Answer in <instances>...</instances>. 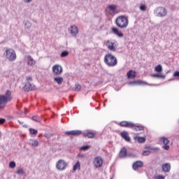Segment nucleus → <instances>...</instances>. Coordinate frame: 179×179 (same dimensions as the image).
I'll use <instances>...</instances> for the list:
<instances>
[{
  "mask_svg": "<svg viewBox=\"0 0 179 179\" xmlns=\"http://www.w3.org/2000/svg\"><path fill=\"white\" fill-rule=\"evenodd\" d=\"M103 62L108 66H115L118 64L117 57L113 55L111 53L106 54L103 59Z\"/></svg>",
  "mask_w": 179,
  "mask_h": 179,
  "instance_id": "obj_1",
  "label": "nucleus"
},
{
  "mask_svg": "<svg viewBox=\"0 0 179 179\" xmlns=\"http://www.w3.org/2000/svg\"><path fill=\"white\" fill-rule=\"evenodd\" d=\"M115 23L120 29H127L128 27V18L125 15H120L115 20Z\"/></svg>",
  "mask_w": 179,
  "mask_h": 179,
  "instance_id": "obj_2",
  "label": "nucleus"
},
{
  "mask_svg": "<svg viewBox=\"0 0 179 179\" xmlns=\"http://www.w3.org/2000/svg\"><path fill=\"white\" fill-rule=\"evenodd\" d=\"M4 55L10 62H13L16 59V52L13 49H7L4 52Z\"/></svg>",
  "mask_w": 179,
  "mask_h": 179,
  "instance_id": "obj_3",
  "label": "nucleus"
},
{
  "mask_svg": "<svg viewBox=\"0 0 179 179\" xmlns=\"http://www.w3.org/2000/svg\"><path fill=\"white\" fill-rule=\"evenodd\" d=\"M154 13H155L157 17H164L167 16V9L164 7H157L155 10Z\"/></svg>",
  "mask_w": 179,
  "mask_h": 179,
  "instance_id": "obj_4",
  "label": "nucleus"
},
{
  "mask_svg": "<svg viewBox=\"0 0 179 179\" xmlns=\"http://www.w3.org/2000/svg\"><path fill=\"white\" fill-rule=\"evenodd\" d=\"M66 162L63 159H59L56 164V168L57 170L62 171V170H65V169H66Z\"/></svg>",
  "mask_w": 179,
  "mask_h": 179,
  "instance_id": "obj_5",
  "label": "nucleus"
},
{
  "mask_svg": "<svg viewBox=\"0 0 179 179\" xmlns=\"http://www.w3.org/2000/svg\"><path fill=\"white\" fill-rule=\"evenodd\" d=\"M22 89L24 92H31V90H36V85L27 82Z\"/></svg>",
  "mask_w": 179,
  "mask_h": 179,
  "instance_id": "obj_6",
  "label": "nucleus"
},
{
  "mask_svg": "<svg viewBox=\"0 0 179 179\" xmlns=\"http://www.w3.org/2000/svg\"><path fill=\"white\" fill-rule=\"evenodd\" d=\"M160 142H162L164 143V146H162V148L165 150H169V149H170V145H168V143H170V140H169V138H166V137H162L159 139Z\"/></svg>",
  "mask_w": 179,
  "mask_h": 179,
  "instance_id": "obj_7",
  "label": "nucleus"
},
{
  "mask_svg": "<svg viewBox=\"0 0 179 179\" xmlns=\"http://www.w3.org/2000/svg\"><path fill=\"white\" fill-rule=\"evenodd\" d=\"M94 166L99 169L103 166V158L101 157H96L94 160Z\"/></svg>",
  "mask_w": 179,
  "mask_h": 179,
  "instance_id": "obj_8",
  "label": "nucleus"
},
{
  "mask_svg": "<svg viewBox=\"0 0 179 179\" xmlns=\"http://www.w3.org/2000/svg\"><path fill=\"white\" fill-rule=\"evenodd\" d=\"M52 71L55 75H61L63 72L62 66L59 64L53 66Z\"/></svg>",
  "mask_w": 179,
  "mask_h": 179,
  "instance_id": "obj_9",
  "label": "nucleus"
},
{
  "mask_svg": "<svg viewBox=\"0 0 179 179\" xmlns=\"http://www.w3.org/2000/svg\"><path fill=\"white\" fill-rule=\"evenodd\" d=\"M120 127H124L125 128H131L133 129L135 127V124L132 122L128 121H122L120 122Z\"/></svg>",
  "mask_w": 179,
  "mask_h": 179,
  "instance_id": "obj_10",
  "label": "nucleus"
},
{
  "mask_svg": "<svg viewBox=\"0 0 179 179\" xmlns=\"http://www.w3.org/2000/svg\"><path fill=\"white\" fill-rule=\"evenodd\" d=\"M66 135L69 136H79L82 134V131L80 130H72L68 131L65 132Z\"/></svg>",
  "mask_w": 179,
  "mask_h": 179,
  "instance_id": "obj_11",
  "label": "nucleus"
},
{
  "mask_svg": "<svg viewBox=\"0 0 179 179\" xmlns=\"http://www.w3.org/2000/svg\"><path fill=\"white\" fill-rule=\"evenodd\" d=\"M8 98L5 95H0V108H3L8 103Z\"/></svg>",
  "mask_w": 179,
  "mask_h": 179,
  "instance_id": "obj_12",
  "label": "nucleus"
},
{
  "mask_svg": "<svg viewBox=\"0 0 179 179\" xmlns=\"http://www.w3.org/2000/svg\"><path fill=\"white\" fill-rule=\"evenodd\" d=\"M127 155L128 151L125 147H123L120 151L119 157H120V159H125V157H127Z\"/></svg>",
  "mask_w": 179,
  "mask_h": 179,
  "instance_id": "obj_13",
  "label": "nucleus"
},
{
  "mask_svg": "<svg viewBox=\"0 0 179 179\" xmlns=\"http://www.w3.org/2000/svg\"><path fill=\"white\" fill-rule=\"evenodd\" d=\"M120 136L126 141V142H131V137L128 136V131H123L120 133Z\"/></svg>",
  "mask_w": 179,
  "mask_h": 179,
  "instance_id": "obj_14",
  "label": "nucleus"
},
{
  "mask_svg": "<svg viewBox=\"0 0 179 179\" xmlns=\"http://www.w3.org/2000/svg\"><path fill=\"white\" fill-rule=\"evenodd\" d=\"M170 170H171V165L170 163H165L162 165V171L164 173H170Z\"/></svg>",
  "mask_w": 179,
  "mask_h": 179,
  "instance_id": "obj_15",
  "label": "nucleus"
},
{
  "mask_svg": "<svg viewBox=\"0 0 179 179\" xmlns=\"http://www.w3.org/2000/svg\"><path fill=\"white\" fill-rule=\"evenodd\" d=\"M71 34L75 37L78 33H79V29H78V27L76 25H72L71 27V29H69Z\"/></svg>",
  "mask_w": 179,
  "mask_h": 179,
  "instance_id": "obj_16",
  "label": "nucleus"
},
{
  "mask_svg": "<svg viewBox=\"0 0 179 179\" xmlns=\"http://www.w3.org/2000/svg\"><path fill=\"white\" fill-rule=\"evenodd\" d=\"M127 76L128 79H135L136 78V71L130 70L127 72Z\"/></svg>",
  "mask_w": 179,
  "mask_h": 179,
  "instance_id": "obj_17",
  "label": "nucleus"
},
{
  "mask_svg": "<svg viewBox=\"0 0 179 179\" xmlns=\"http://www.w3.org/2000/svg\"><path fill=\"white\" fill-rule=\"evenodd\" d=\"M112 32L113 34H115L116 36H117V37H120V38L124 37V34H122V32H120V31L118 30V28L113 27Z\"/></svg>",
  "mask_w": 179,
  "mask_h": 179,
  "instance_id": "obj_18",
  "label": "nucleus"
},
{
  "mask_svg": "<svg viewBox=\"0 0 179 179\" xmlns=\"http://www.w3.org/2000/svg\"><path fill=\"white\" fill-rule=\"evenodd\" d=\"M132 167L134 170H136L139 167H143V162L142 161H136L133 164Z\"/></svg>",
  "mask_w": 179,
  "mask_h": 179,
  "instance_id": "obj_19",
  "label": "nucleus"
},
{
  "mask_svg": "<svg viewBox=\"0 0 179 179\" xmlns=\"http://www.w3.org/2000/svg\"><path fill=\"white\" fill-rule=\"evenodd\" d=\"M129 85H148V83L146 82H143L141 80H134V81H131L129 83Z\"/></svg>",
  "mask_w": 179,
  "mask_h": 179,
  "instance_id": "obj_20",
  "label": "nucleus"
},
{
  "mask_svg": "<svg viewBox=\"0 0 179 179\" xmlns=\"http://www.w3.org/2000/svg\"><path fill=\"white\" fill-rule=\"evenodd\" d=\"M134 141H137L138 143H145L146 142V138L136 136L134 137Z\"/></svg>",
  "mask_w": 179,
  "mask_h": 179,
  "instance_id": "obj_21",
  "label": "nucleus"
},
{
  "mask_svg": "<svg viewBox=\"0 0 179 179\" xmlns=\"http://www.w3.org/2000/svg\"><path fill=\"white\" fill-rule=\"evenodd\" d=\"M27 64L29 65L30 66H33V65L36 64V62L34 61L33 57H31V56L28 55L27 56Z\"/></svg>",
  "mask_w": 179,
  "mask_h": 179,
  "instance_id": "obj_22",
  "label": "nucleus"
},
{
  "mask_svg": "<svg viewBox=\"0 0 179 179\" xmlns=\"http://www.w3.org/2000/svg\"><path fill=\"white\" fill-rule=\"evenodd\" d=\"M152 78H157V79H166V76L162 73L152 74Z\"/></svg>",
  "mask_w": 179,
  "mask_h": 179,
  "instance_id": "obj_23",
  "label": "nucleus"
},
{
  "mask_svg": "<svg viewBox=\"0 0 179 179\" xmlns=\"http://www.w3.org/2000/svg\"><path fill=\"white\" fill-rule=\"evenodd\" d=\"M11 94H12V92H10L9 90H6V93H5V97H6L7 98V100L8 101H10L11 100H12V96H11Z\"/></svg>",
  "mask_w": 179,
  "mask_h": 179,
  "instance_id": "obj_24",
  "label": "nucleus"
},
{
  "mask_svg": "<svg viewBox=\"0 0 179 179\" xmlns=\"http://www.w3.org/2000/svg\"><path fill=\"white\" fill-rule=\"evenodd\" d=\"M77 170H80V162L78 161L73 166V173H75Z\"/></svg>",
  "mask_w": 179,
  "mask_h": 179,
  "instance_id": "obj_25",
  "label": "nucleus"
},
{
  "mask_svg": "<svg viewBox=\"0 0 179 179\" xmlns=\"http://www.w3.org/2000/svg\"><path fill=\"white\" fill-rule=\"evenodd\" d=\"M54 81L57 82L58 85H62L64 82V78L62 77H55Z\"/></svg>",
  "mask_w": 179,
  "mask_h": 179,
  "instance_id": "obj_26",
  "label": "nucleus"
},
{
  "mask_svg": "<svg viewBox=\"0 0 179 179\" xmlns=\"http://www.w3.org/2000/svg\"><path fill=\"white\" fill-rule=\"evenodd\" d=\"M29 143L31 146H34V148L38 146V141L37 140H30Z\"/></svg>",
  "mask_w": 179,
  "mask_h": 179,
  "instance_id": "obj_27",
  "label": "nucleus"
},
{
  "mask_svg": "<svg viewBox=\"0 0 179 179\" xmlns=\"http://www.w3.org/2000/svg\"><path fill=\"white\" fill-rule=\"evenodd\" d=\"M155 72H158V73H160V72L163 71V66L161 64H158L157 66L155 68Z\"/></svg>",
  "mask_w": 179,
  "mask_h": 179,
  "instance_id": "obj_28",
  "label": "nucleus"
},
{
  "mask_svg": "<svg viewBox=\"0 0 179 179\" xmlns=\"http://www.w3.org/2000/svg\"><path fill=\"white\" fill-rule=\"evenodd\" d=\"M114 44V42H111L110 44L108 45V48L110 50V51H115Z\"/></svg>",
  "mask_w": 179,
  "mask_h": 179,
  "instance_id": "obj_29",
  "label": "nucleus"
},
{
  "mask_svg": "<svg viewBox=\"0 0 179 179\" xmlns=\"http://www.w3.org/2000/svg\"><path fill=\"white\" fill-rule=\"evenodd\" d=\"M68 55H69V52H68V50H64L62 52L60 57L62 58H65V57H68Z\"/></svg>",
  "mask_w": 179,
  "mask_h": 179,
  "instance_id": "obj_30",
  "label": "nucleus"
},
{
  "mask_svg": "<svg viewBox=\"0 0 179 179\" xmlns=\"http://www.w3.org/2000/svg\"><path fill=\"white\" fill-rule=\"evenodd\" d=\"M108 8L109 10H111L112 12H114V10H115L117 9V6H115L114 4H111V5H109L108 6Z\"/></svg>",
  "mask_w": 179,
  "mask_h": 179,
  "instance_id": "obj_31",
  "label": "nucleus"
},
{
  "mask_svg": "<svg viewBox=\"0 0 179 179\" xmlns=\"http://www.w3.org/2000/svg\"><path fill=\"white\" fill-rule=\"evenodd\" d=\"M146 149H149L150 150H153L154 152H159V150H160V148H155L152 146H148L146 147Z\"/></svg>",
  "mask_w": 179,
  "mask_h": 179,
  "instance_id": "obj_32",
  "label": "nucleus"
},
{
  "mask_svg": "<svg viewBox=\"0 0 179 179\" xmlns=\"http://www.w3.org/2000/svg\"><path fill=\"white\" fill-rule=\"evenodd\" d=\"M134 131H143L144 128L142 126L135 125L134 127Z\"/></svg>",
  "mask_w": 179,
  "mask_h": 179,
  "instance_id": "obj_33",
  "label": "nucleus"
},
{
  "mask_svg": "<svg viewBox=\"0 0 179 179\" xmlns=\"http://www.w3.org/2000/svg\"><path fill=\"white\" fill-rule=\"evenodd\" d=\"M33 121H35V122H41V117L39 116H33L32 117Z\"/></svg>",
  "mask_w": 179,
  "mask_h": 179,
  "instance_id": "obj_34",
  "label": "nucleus"
},
{
  "mask_svg": "<svg viewBox=\"0 0 179 179\" xmlns=\"http://www.w3.org/2000/svg\"><path fill=\"white\" fill-rule=\"evenodd\" d=\"M147 8H148V6H146L145 4H141L139 6V9L140 10H142V12H145Z\"/></svg>",
  "mask_w": 179,
  "mask_h": 179,
  "instance_id": "obj_35",
  "label": "nucleus"
},
{
  "mask_svg": "<svg viewBox=\"0 0 179 179\" xmlns=\"http://www.w3.org/2000/svg\"><path fill=\"white\" fill-rule=\"evenodd\" d=\"M29 131L31 135H35V136L37 135L38 131L36 129H34L33 128H29Z\"/></svg>",
  "mask_w": 179,
  "mask_h": 179,
  "instance_id": "obj_36",
  "label": "nucleus"
},
{
  "mask_svg": "<svg viewBox=\"0 0 179 179\" xmlns=\"http://www.w3.org/2000/svg\"><path fill=\"white\" fill-rule=\"evenodd\" d=\"M9 167L10 169H15L16 167V162H15L14 161H11L9 163Z\"/></svg>",
  "mask_w": 179,
  "mask_h": 179,
  "instance_id": "obj_37",
  "label": "nucleus"
},
{
  "mask_svg": "<svg viewBox=\"0 0 179 179\" xmlns=\"http://www.w3.org/2000/svg\"><path fill=\"white\" fill-rule=\"evenodd\" d=\"M127 157L136 158V157H138V155H135L132 152H129V153H127Z\"/></svg>",
  "mask_w": 179,
  "mask_h": 179,
  "instance_id": "obj_38",
  "label": "nucleus"
},
{
  "mask_svg": "<svg viewBox=\"0 0 179 179\" xmlns=\"http://www.w3.org/2000/svg\"><path fill=\"white\" fill-rule=\"evenodd\" d=\"M84 136H87V138H94V134L88 132L87 134H85Z\"/></svg>",
  "mask_w": 179,
  "mask_h": 179,
  "instance_id": "obj_39",
  "label": "nucleus"
},
{
  "mask_svg": "<svg viewBox=\"0 0 179 179\" xmlns=\"http://www.w3.org/2000/svg\"><path fill=\"white\" fill-rule=\"evenodd\" d=\"M80 89H82V86H80V85H79V84L75 85V91L76 92H79V90H80Z\"/></svg>",
  "mask_w": 179,
  "mask_h": 179,
  "instance_id": "obj_40",
  "label": "nucleus"
},
{
  "mask_svg": "<svg viewBox=\"0 0 179 179\" xmlns=\"http://www.w3.org/2000/svg\"><path fill=\"white\" fill-rule=\"evenodd\" d=\"M150 153H152V152H150V150H144L143 151L142 155L143 156H149Z\"/></svg>",
  "mask_w": 179,
  "mask_h": 179,
  "instance_id": "obj_41",
  "label": "nucleus"
},
{
  "mask_svg": "<svg viewBox=\"0 0 179 179\" xmlns=\"http://www.w3.org/2000/svg\"><path fill=\"white\" fill-rule=\"evenodd\" d=\"M81 150H89V149H90V145H84V146H82L80 148Z\"/></svg>",
  "mask_w": 179,
  "mask_h": 179,
  "instance_id": "obj_42",
  "label": "nucleus"
},
{
  "mask_svg": "<svg viewBox=\"0 0 179 179\" xmlns=\"http://www.w3.org/2000/svg\"><path fill=\"white\" fill-rule=\"evenodd\" d=\"M25 27H26V29H30V27H31V22H29V21H27V22H25Z\"/></svg>",
  "mask_w": 179,
  "mask_h": 179,
  "instance_id": "obj_43",
  "label": "nucleus"
},
{
  "mask_svg": "<svg viewBox=\"0 0 179 179\" xmlns=\"http://www.w3.org/2000/svg\"><path fill=\"white\" fill-rule=\"evenodd\" d=\"M17 174H24V171H23L22 169H20L17 171Z\"/></svg>",
  "mask_w": 179,
  "mask_h": 179,
  "instance_id": "obj_44",
  "label": "nucleus"
},
{
  "mask_svg": "<svg viewBox=\"0 0 179 179\" xmlns=\"http://www.w3.org/2000/svg\"><path fill=\"white\" fill-rule=\"evenodd\" d=\"M51 136H52V134L51 133H47L45 134V138H47L48 139H49V138H51Z\"/></svg>",
  "mask_w": 179,
  "mask_h": 179,
  "instance_id": "obj_45",
  "label": "nucleus"
},
{
  "mask_svg": "<svg viewBox=\"0 0 179 179\" xmlns=\"http://www.w3.org/2000/svg\"><path fill=\"white\" fill-rule=\"evenodd\" d=\"M173 77H174V78H179V71H176L173 73Z\"/></svg>",
  "mask_w": 179,
  "mask_h": 179,
  "instance_id": "obj_46",
  "label": "nucleus"
},
{
  "mask_svg": "<svg viewBox=\"0 0 179 179\" xmlns=\"http://www.w3.org/2000/svg\"><path fill=\"white\" fill-rule=\"evenodd\" d=\"M6 122V120L5 118H1L0 119V125H2V124H5Z\"/></svg>",
  "mask_w": 179,
  "mask_h": 179,
  "instance_id": "obj_47",
  "label": "nucleus"
},
{
  "mask_svg": "<svg viewBox=\"0 0 179 179\" xmlns=\"http://www.w3.org/2000/svg\"><path fill=\"white\" fill-rule=\"evenodd\" d=\"M155 179H164V176L159 175L157 177H155Z\"/></svg>",
  "mask_w": 179,
  "mask_h": 179,
  "instance_id": "obj_48",
  "label": "nucleus"
},
{
  "mask_svg": "<svg viewBox=\"0 0 179 179\" xmlns=\"http://www.w3.org/2000/svg\"><path fill=\"white\" fill-rule=\"evenodd\" d=\"M27 82H30V81L33 80V79L31 78V76H29V77L27 78Z\"/></svg>",
  "mask_w": 179,
  "mask_h": 179,
  "instance_id": "obj_49",
  "label": "nucleus"
},
{
  "mask_svg": "<svg viewBox=\"0 0 179 179\" xmlns=\"http://www.w3.org/2000/svg\"><path fill=\"white\" fill-rule=\"evenodd\" d=\"M69 101L71 102H73V98L72 96H70Z\"/></svg>",
  "mask_w": 179,
  "mask_h": 179,
  "instance_id": "obj_50",
  "label": "nucleus"
},
{
  "mask_svg": "<svg viewBox=\"0 0 179 179\" xmlns=\"http://www.w3.org/2000/svg\"><path fill=\"white\" fill-rule=\"evenodd\" d=\"M18 122H19V124H20L21 125H23V124H24V122H22V121H20V120H18Z\"/></svg>",
  "mask_w": 179,
  "mask_h": 179,
  "instance_id": "obj_51",
  "label": "nucleus"
},
{
  "mask_svg": "<svg viewBox=\"0 0 179 179\" xmlns=\"http://www.w3.org/2000/svg\"><path fill=\"white\" fill-rule=\"evenodd\" d=\"M23 127L24 128H27V124H24Z\"/></svg>",
  "mask_w": 179,
  "mask_h": 179,
  "instance_id": "obj_52",
  "label": "nucleus"
},
{
  "mask_svg": "<svg viewBox=\"0 0 179 179\" xmlns=\"http://www.w3.org/2000/svg\"><path fill=\"white\" fill-rule=\"evenodd\" d=\"M106 44H110V41L108 40V41H106Z\"/></svg>",
  "mask_w": 179,
  "mask_h": 179,
  "instance_id": "obj_53",
  "label": "nucleus"
},
{
  "mask_svg": "<svg viewBox=\"0 0 179 179\" xmlns=\"http://www.w3.org/2000/svg\"><path fill=\"white\" fill-rule=\"evenodd\" d=\"M25 2H26V3H30V1H26Z\"/></svg>",
  "mask_w": 179,
  "mask_h": 179,
  "instance_id": "obj_54",
  "label": "nucleus"
},
{
  "mask_svg": "<svg viewBox=\"0 0 179 179\" xmlns=\"http://www.w3.org/2000/svg\"><path fill=\"white\" fill-rule=\"evenodd\" d=\"M2 135V134L0 132V138H1V136Z\"/></svg>",
  "mask_w": 179,
  "mask_h": 179,
  "instance_id": "obj_55",
  "label": "nucleus"
},
{
  "mask_svg": "<svg viewBox=\"0 0 179 179\" xmlns=\"http://www.w3.org/2000/svg\"><path fill=\"white\" fill-rule=\"evenodd\" d=\"M83 156H85V155H81V157H83Z\"/></svg>",
  "mask_w": 179,
  "mask_h": 179,
  "instance_id": "obj_56",
  "label": "nucleus"
},
{
  "mask_svg": "<svg viewBox=\"0 0 179 179\" xmlns=\"http://www.w3.org/2000/svg\"><path fill=\"white\" fill-rule=\"evenodd\" d=\"M25 1H31V0H25Z\"/></svg>",
  "mask_w": 179,
  "mask_h": 179,
  "instance_id": "obj_57",
  "label": "nucleus"
},
{
  "mask_svg": "<svg viewBox=\"0 0 179 179\" xmlns=\"http://www.w3.org/2000/svg\"><path fill=\"white\" fill-rule=\"evenodd\" d=\"M35 23H37V21H35Z\"/></svg>",
  "mask_w": 179,
  "mask_h": 179,
  "instance_id": "obj_58",
  "label": "nucleus"
}]
</instances>
